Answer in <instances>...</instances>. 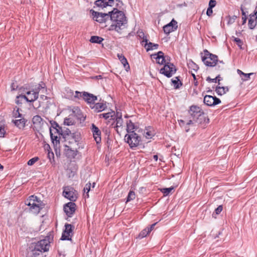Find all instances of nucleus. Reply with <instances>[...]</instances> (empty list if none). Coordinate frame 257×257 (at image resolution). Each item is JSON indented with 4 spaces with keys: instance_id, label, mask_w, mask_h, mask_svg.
<instances>
[{
    "instance_id": "f257e3e1",
    "label": "nucleus",
    "mask_w": 257,
    "mask_h": 257,
    "mask_svg": "<svg viewBox=\"0 0 257 257\" xmlns=\"http://www.w3.org/2000/svg\"><path fill=\"white\" fill-rule=\"evenodd\" d=\"M109 18L112 22L109 30H114L120 33L121 30L125 28L127 21L122 11L118 10L117 8H114L112 11L109 12Z\"/></svg>"
},
{
    "instance_id": "f03ea898",
    "label": "nucleus",
    "mask_w": 257,
    "mask_h": 257,
    "mask_svg": "<svg viewBox=\"0 0 257 257\" xmlns=\"http://www.w3.org/2000/svg\"><path fill=\"white\" fill-rule=\"evenodd\" d=\"M204 55H202L201 59L204 64L209 67L216 66L218 70L223 69L224 63L222 61H218V56L210 53L208 50H204Z\"/></svg>"
},
{
    "instance_id": "7ed1b4c3",
    "label": "nucleus",
    "mask_w": 257,
    "mask_h": 257,
    "mask_svg": "<svg viewBox=\"0 0 257 257\" xmlns=\"http://www.w3.org/2000/svg\"><path fill=\"white\" fill-rule=\"evenodd\" d=\"M124 141L131 149H134L141 145V137L135 132H132L125 135Z\"/></svg>"
},
{
    "instance_id": "20e7f679",
    "label": "nucleus",
    "mask_w": 257,
    "mask_h": 257,
    "mask_svg": "<svg viewBox=\"0 0 257 257\" xmlns=\"http://www.w3.org/2000/svg\"><path fill=\"white\" fill-rule=\"evenodd\" d=\"M189 113L192 119L189 120L188 124L192 123L193 121L201 123L199 119H202L204 117V112L200 107L196 105L190 106Z\"/></svg>"
},
{
    "instance_id": "39448f33",
    "label": "nucleus",
    "mask_w": 257,
    "mask_h": 257,
    "mask_svg": "<svg viewBox=\"0 0 257 257\" xmlns=\"http://www.w3.org/2000/svg\"><path fill=\"white\" fill-rule=\"evenodd\" d=\"M53 237L51 235H47L44 238L38 241L35 245L36 249L43 252L48 251L50 246V243L53 241Z\"/></svg>"
},
{
    "instance_id": "423d86ee",
    "label": "nucleus",
    "mask_w": 257,
    "mask_h": 257,
    "mask_svg": "<svg viewBox=\"0 0 257 257\" xmlns=\"http://www.w3.org/2000/svg\"><path fill=\"white\" fill-rule=\"evenodd\" d=\"M164 66L160 70V73L164 74L166 77L170 78L174 75L176 72L175 66L171 63L167 62L164 64Z\"/></svg>"
},
{
    "instance_id": "0eeeda50",
    "label": "nucleus",
    "mask_w": 257,
    "mask_h": 257,
    "mask_svg": "<svg viewBox=\"0 0 257 257\" xmlns=\"http://www.w3.org/2000/svg\"><path fill=\"white\" fill-rule=\"evenodd\" d=\"M90 12L93 16V19L98 23H105L109 19V12L107 14L99 13L92 10L90 11Z\"/></svg>"
},
{
    "instance_id": "6e6552de",
    "label": "nucleus",
    "mask_w": 257,
    "mask_h": 257,
    "mask_svg": "<svg viewBox=\"0 0 257 257\" xmlns=\"http://www.w3.org/2000/svg\"><path fill=\"white\" fill-rule=\"evenodd\" d=\"M65 227V230L62 233L61 239L62 240H71L74 226L70 224L66 223Z\"/></svg>"
},
{
    "instance_id": "1a4fd4ad",
    "label": "nucleus",
    "mask_w": 257,
    "mask_h": 257,
    "mask_svg": "<svg viewBox=\"0 0 257 257\" xmlns=\"http://www.w3.org/2000/svg\"><path fill=\"white\" fill-rule=\"evenodd\" d=\"M63 196L71 201H75L77 198V191L70 187H65L63 192Z\"/></svg>"
},
{
    "instance_id": "9d476101",
    "label": "nucleus",
    "mask_w": 257,
    "mask_h": 257,
    "mask_svg": "<svg viewBox=\"0 0 257 257\" xmlns=\"http://www.w3.org/2000/svg\"><path fill=\"white\" fill-rule=\"evenodd\" d=\"M33 128L37 131L42 129V127L46 122L39 115L33 116L32 118Z\"/></svg>"
},
{
    "instance_id": "9b49d317",
    "label": "nucleus",
    "mask_w": 257,
    "mask_h": 257,
    "mask_svg": "<svg viewBox=\"0 0 257 257\" xmlns=\"http://www.w3.org/2000/svg\"><path fill=\"white\" fill-rule=\"evenodd\" d=\"M177 22L173 19L169 23L163 27V31L166 34L168 35L170 33L177 30Z\"/></svg>"
},
{
    "instance_id": "f8f14e48",
    "label": "nucleus",
    "mask_w": 257,
    "mask_h": 257,
    "mask_svg": "<svg viewBox=\"0 0 257 257\" xmlns=\"http://www.w3.org/2000/svg\"><path fill=\"white\" fill-rule=\"evenodd\" d=\"M63 209L67 216L71 217L76 210V204L73 202H69L64 205Z\"/></svg>"
},
{
    "instance_id": "ddd939ff",
    "label": "nucleus",
    "mask_w": 257,
    "mask_h": 257,
    "mask_svg": "<svg viewBox=\"0 0 257 257\" xmlns=\"http://www.w3.org/2000/svg\"><path fill=\"white\" fill-rule=\"evenodd\" d=\"M82 98L88 104H89L90 107H92V105L94 104L95 101L97 99L96 96L87 92L82 93Z\"/></svg>"
},
{
    "instance_id": "4468645a",
    "label": "nucleus",
    "mask_w": 257,
    "mask_h": 257,
    "mask_svg": "<svg viewBox=\"0 0 257 257\" xmlns=\"http://www.w3.org/2000/svg\"><path fill=\"white\" fill-rule=\"evenodd\" d=\"M64 152L66 156L69 158H74L77 154L76 149H72L70 146L65 145Z\"/></svg>"
},
{
    "instance_id": "2eb2a0df",
    "label": "nucleus",
    "mask_w": 257,
    "mask_h": 257,
    "mask_svg": "<svg viewBox=\"0 0 257 257\" xmlns=\"http://www.w3.org/2000/svg\"><path fill=\"white\" fill-rule=\"evenodd\" d=\"M92 132L94 139L97 144L101 142V132L99 128L96 126L94 124H92Z\"/></svg>"
},
{
    "instance_id": "dca6fc26",
    "label": "nucleus",
    "mask_w": 257,
    "mask_h": 257,
    "mask_svg": "<svg viewBox=\"0 0 257 257\" xmlns=\"http://www.w3.org/2000/svg\"><path fill=\"white\" fill-rule=\"evenodd\" d=\"M66 141H69V143H75L77 145V143L79 141L80 135L78 133H71L68 136L65 137Z\"/></svg>"
},
{
    "instance_id": "f3484780",
    "label": "nucleus",
    "mask_w": 257,
    "mask_h": 257,
    "mask_svg": "<svg viewBox=\"0 0 257 257\" xmlns=\"http://www.w3.org/2000/svg\"><path fill=\"white\" fill-rule=\"evenodd\" d=\"M114 3V0H97L95 4L99 7L105 8L107 6H111Z\"/></svg>"
},
{
    "instance_id": "a211bd4d",
    "label": "nucleus",
    "mask_w": 257,
    "mask_h": 257,
    "mask_svg": "<svg viewBox=\"0 0 257 257\" xmlns=\"http://www.w3.org/2000/svg\"><path fill=\"white\" fill-rule=\"evenodd\" d=\"M152 56L156 60L157 63L162 65L165 63V59L162 51H159L157 54L152 55Z\"/></svg>"
},
{
    "instance_id": "6ab92c4d",
    "label": "nucleus",
    "mask_w": 257,
    "mask_h": 257,
    "mask_svg": "<svg viewBox=\"0 0 257 257\" xmlns=\"http://www.w3.org/2000/svg\"><path fill=\"white\" fill-rule=\"evenodd\" d=\"M42 203L41 201L38 199L37 196H35L34 195H31L29 197V199L26 201L25 204L29 206H32L33 205H35L37 203Z\"/></svg>"
},
{
    "instance_id": "aec40b11",
    "label": "nucleus",
    "mask_w": 257,
    "mask_h": 257,
    "mask_svg": "<svg viewBox=\"0 0 257 257\" xmlns=\"http://www.w3.org/2000/svg\"><path fill=\"white\" fill-rule=\"evenodd\" d=\"M117 57L126 71L130 69V65L126 58L121 54H118Z\"/></svg>"
},
{
    "instance_id": "412c9836",
    "label": "nucleus",
    "mask_w": 257,
    "mask_h": 257,
    "mask_svg": "<svg viewBox=\"0 0 257 257\" xmlns=\"http://www.w3.org/2000/svg\"><path fill=\"white\" fill-rule=\"evenodd\" d=\"M20 118L19 119L13 120V122L17 127L22 129L25 127L27 120L22 117Z\"/></svg>"
},
{
    "instance_id": "4be33fe9",
    "label": "nucleus",
    "mask_w": 257,
    "mask_h": 257,
    "mask_svg": "<svg viewBox=\"0 0 257 257\" xmlns=\"http://www.w3.org/2000/svg\"><path fill=\"white\" fill-rule=\"evenodd\" d=\"M30 211L34 214H38L42 209V203L29 206Z\"/></svg>"
},
{
    "instance_id": "5701e85b",
    "label": "nucleus",
    "mask_w": 257,
    "mask_h": 257,
    "mask_svg": "<svg viewBox=\"0 0 257 257\" xmlns=\"http://www.w3.org/2000/svg\"><path fill=\"white\" fill-rule=\"evenodd\" d=\"M42 252H43L36 249V247L34 246V249L28 253V257H42L41 256Z\"/></svg>"
},
{
    "instance_id": "b1692460",
    "label": "nucleus",
    "mask_w": 257,
    "mask_h": 257,
    "mask_svg": "<svg viewBox=\"0 0 257 257\" xmlns=\"http://www.w3.org/2000/svg\"><path fill=\"white\" fill-rule=\"evenodd\" d=\"M45 88H46L45 83L44 82L41 81L37 85H36L35 88L33 89V95H34V94L37 93L38 98L39 92L41 91V89H45Z\"/></svg>"
},
{
    "instance_id": "393cba45",
    "label": "nucleus",
    "mask_w": 257,
    "mask_h": 257,
    "mask_svg": "<svg viewBox=\"0 0 257 257\" xmlns=\"http://www.w3.org/2000/svg\"><path fill=\"white\" fill-rule=\"evenodd\" d=\"M93 106L91 107L92 108L94 109L95 111L97 112L102 111L106 108L105 104L103 103H96L93 105Z\"/></svg>"
},
{
    "instance_id": "a878e982",
    "label": "nucleus",
    "mask_w": 257,
    "mask_h": 257,
    "mask_svg": "<svg viewBox=\"0 0 257 257\" xmlns=\"http://www.w3.org/2000/svg\"><path fill=\"white\" fill-rule=\"evenodd\" d=\"M19 98H21V99L23 100H26V101L32 102H34L35 100H36L38 99V95L37 93L34 94V95H33V98H29L28 96H27L25 95H19Z\"/></svg>"
},
{
    "instance_id": "bb28decb",
    "label": "nucleus",
    "mask_w": 257,
    "mask_h": 257,
    "mask_svg": "<svg viewBox=\"0 0 257 257\" xmlns=\"http://www.w3.org/2000/svg\"><path fill=\"white\" fill-rule=\"evenodd\" d=\"M228 90L229 89L227 87L217 86L216 87L215 91L218 95H222L224 94L226 92H227Z\"/></svg>"
},
{
    "instance_id": "cd10ccee",
    "label": "nucleus",
    "mask_w": 257,
    "mask_h": 257,
    "mask_svg": "<svg viewBox=\"0 0 257 257\" xmlns=\"http://www.w3.org/2000/svg\"><path fill=\"white\" fill-rule=\"evenodd\" d=\"M134 130H137V126L131 120H127L126 122V131L127 134L130 132H135Z\"/></svg>"
},
{
    "instance_id": "c85d7f7f",
    "label": "nucleus",
    "mask_w": 257,
    "mask_h": 257,
    "mask_svg": "<svg viewBox=\"0 0 257 257\" xmlns=\"http://www.w3.org/2000/svg\"><path fill=\"white\" fill-rule=\"evenodd\" d=\"M213 96L211 95H206L204 97V103L207 106H213L212 104L213 101Z\"/></svg>"
},
{
    "instance_id": "c756f323",
    "label": "nucleus",
    "mask_w": 257,
    "mask_h": 257,
    "mask_svg": "<svg viewBox=\"0 0 257 257\" xmlns=\"http://www.w3.org/2000/svg\"><path fill=\"white\" fill-rule=\"evenodd\" d=\"M114 111H111L107 113H104L99 114V117H103L105 119H114L113 117H114Z\"/></svg>"
},
{
    "instance_id": "7c9ffc66",
    "label": "nucleus",
    "mask_w": 257,
    "mask_h": 257,
    "mask_svg": "<svg viewBox=\"0 0 257 257\" xmlns=\"http://www.w3.org/2000/svg\"><path fill=\"white\" fill-rule=\"evenodd\" d=\"M144 47L146 48L147 51L157 49L159 47V45L154 44L152 42H149V44H145Z\"/></svg>"
},
{
    "instance_id": "2f4dec72",
    "label": "nucleus",
    "mask_w": 257,
    "mask_h": 257,
    "mask_svg": "<svg viewBox=\"0 0 257 257\" xmlns=\"http://www.w3.org/2000/svg\"><path fill=\"white\" fill-rule=\"evenodd\" d=\"M115 130L117 132V133H119L118 128L122 126L123 124V119L121 117V115H120V116H118L115 119Z\"/></svg>"
},
{
    "instance_id": "473e14b6",
    "label": "nucleus",
    "mask_w": 257,
    "mask_h": 257,
    "mask_svg": "<svg viewBox=\"0 0 257 257\" xmlns=\"http://www.w3.org/2000/svg\"><path fill=\"white\" fill-rule=\"evenodd\" d=\"M248 25L250 29H253L256 26V20L254 19L253 15H249Z\"/></svg>"
},
{
    "instance_id": "72a5a7b5",
    "label": "nucleus",
    "mask_w": 257,
    "mask_h": 257,
    "mask_svg": "<svg viewBox=\"0 0 257 257\" xmlns=\"http://www.w3.org/2000/svg\"><path fill=\"white\" fill-rule=\"evenodd\" d=\"M171 81L175 89L179 88L182 85V82L180 81L178 77H175L174 79H172Z\"/></svg>"
},
{
    "instance_id": "f704fd0d",
    "label": "nucleus",
    "mask_w": 257,
    "mask_h": 257,
    "mask_svg": "<svg viewBox=\"0 0 257 257\" xmlns=\"http://www.w3.org/2000/svg\"><path fill=\"white\" fill-rule=\"evenodd\" d=\"M103 40V39L100 37L97 36H92L90 39V42L92 43H97V44H100L102 41Z\"/></svg>"
},
{
    "instance_id": "c9c22d12",
    "label": "nucleus",
    "mask_w": 257,
    "mask_h": 257,
    "mask_svg": "<svg viewBox=\"0 0 257 257\" xmlns=\"http://www.w3.org/2000/svg\"><path fill=\"white\" fill-rule=\"evenodd\" d=\"M221 80L222 78L220 77V75L217 76L215 78H211L210 77H207L206 78V81H208V82L216 83L217 82L218 85H220V81H221Z\"/></svg>"
},
{
    "instance_id": "e433bc0d",
    "label": "nucleus",
    "mask_w": 257,
    "mask_h": 257,
    "mask_svg": "<svg viewBox=\"0 0 257 257\" xmlns=\"http://www.w3.org/2000/svg\"><path fill=\"white\" fill-rule=\"evenodd\" d=\"M188 66L189 69H192L194 71H197L199 69L198 65L192 60H190L188 62Z\"/></svg>"
},
{
    "instance_id": "4c0bfd02",
    "label": "nucleus",
    "mask_w": 257,
    "mask_h": 257,
    "mask_svg": "<svg viewBox=\"0 0 257 257\" xmlns=\"http://www.w3.org/2000/svg\"><path fill=\"white\" fill-rule=\"evenodd\" d=\"M174 189L173 187H171L170 188H162L160 189V190L164 194V196H167L173 190H174Z\"/></svg>"
},
{
    "instance_id": "58836bf2",
    "label": "nucleus",
    "mask_w": 257,
    "mask_h": 257,
    "mask_svg": "<svg viewBox=\"0 0 257 257\" xmlns=\"http://www.w3.org/2000/svg\"><path fill=\"white\" fill-rule=\"evenodd\" d=\"M150 129H151V128L150 127L149 129L147 128L146 132H144V136L147 139H151L154 135V133L151 130H150Z\"/></svg>"
},
{
    "instance_id": "ea45409f",
    "label": "nucleus",
    "mask_w": 257,
    "mask_h": 257,
    "mask_svg": "<svg viewBox=\"0 0 257 257\" xmlns=\"http://www.w3.org/2000/svg\"><path fill=\"white\" fill-rule=\"evenodd\" d=\"M136 197V194L134 191H130L126 198V202L131 201L135 199Z\"/></svg>"
},
{
    "instance_id": "a19ab883",
    "label": "nucleus",
    "mask_w": 257,
    "mask_h": 257,
    "mask_svg": "<svg viewBox=\"0 0 257 257\" xmlns=\"http://www.w3.org/2000/svg\"><path fill=\"white\" fill-rule=\"evenodd\" d=\"M149 230L147 228L143 230L139 234V237L141 238L146 237L148 234L150 233Z\"/></svg>"
},
{
    "instance_id": "79ce46f5",
    "label": "nucleus",
    "mask_w": 257,
    "mask_h": 257,
    "mask_svg": "<svg viewBox=\"0 0 257 257\" xmlns=\"http://www.w3.org/2000/svg\"><path fill=\"white\" fill-rule=\"evenodd\" d=\"M91 187V183H88L86 184L84 188V192H86V195L85 197H87V198L89 197L88 192H89L90 190Z\"/></svg>"
},
{
    "instance_id": "37998d69",
    "label": "nucleus",
    "mask_w": 257,
    "mask_h": 257,
    "mask_svg": "<svg viewBox=\"0 0 257 257\" xmlns=\"http://www.w3.org/2000/svg\"><path fill=\"white\" fill-rule=\"evenodd\" d=\"M64 124L66 125H71L74 124V121L71 118H66L64 120Z\"/></svg>"
},
{
    "instance_id": "c03bdc74",
    "label": "nucleus",
    "mask_w": 257,
    "mask_h": 257,
    "mask_svg": "<svg viewBox=\"0 0 257 257\" xmlns=\"http://www.w3.org/2000/svg\"><path fill=\"white\" fill-rule=\"evenodd\" d=\"M39 158L38 157H34L30 160H29L27 163L28 165L29 166H32L34 165L37 161L39 160Z\"/></svg>"
},
{
    "instance_id": "a18cd8bd",
    "label": "nucleus",
    "mask_w": 257,
    "mask_h": 257,
    "mask_svg": "<svg viewBox=\"0 0 257 257\" xmlns=\"http://www.w3.org/2000/svg\"><path fill=\"white\" fill-rule=\"evenodd\" d=\"M253 73H244V75L241 77L243 81H247L250 79V76L253 75Z\"/></svg>"
},
{
    "instance_id": "49530a36",
    "label": "nucleus",
    "mask_w": 257,
    "mask_h": 257,
    "mask_svg": "<svg viewBox=\"0 0 257 257\" xmlns=\"http://www.w3.org/2000/svg\"><path fill=\"white\" fill-rule=\"evenodd\" d=\"M6 134L5 126L4 125L0 124V138H3Z\"/></svg>"
},
{
    "instance_id": "de8ad7c7",
    "label": "nucleus",
    "mask_w": 257,
    "mask_h": 257,
    "mask_svg": "<svg viewBox=\"0 0 257 257\" xmlns=\"http://www.w3.org/2000/svg\"><path fill=\"white\" fill-rule=\"evenodd\" d=\"M234 41L236 43L238 46L240 48V49H242V46L243 45L242 41L238 38H234Z\"/></svg>"
},
{
    "instance_id": "09e8293b",
    "label": "nucleus",
    "mask_w": 257,
    "mask_h": 257,
    "mask_svg": "<svg viewBox=\"0 0 257 257\" xmlns=\"http://www.w3.org/2000/svg\"><path fill=\"white\" fill-rule=\"evenodd\" d=\"M47 156H48V158L50 160V162L52 161V160H54V153H53V152L50 151L48 150Z\"/></svg>"
},
{
    "instance_id": "8fccbe9b",
    "label": "nucleus",
    "mask_w": 257,
    "mask_h": 257,
    "mask_svg": "<svg viewBox=\"0 0 257 257\" xmlns=\"http://www.w3.org/2000/svg\"><path fill=\"white\" fill-rule=\"evenodd\" d=\"M13 115L15 118L22 117V114L20 113L19 112V108H17V109L16 110V111H14Z\"/></svg>"
},
{
    "instance_id": "3c124183",
    "label": "nucleus",
    "mask_w": 257,
    "mask_h": 257,
    "mask_svg": "<svg viewBox=\"0 0 257 257\" xmlns=\"http://www.w3.org/2000/svg\"><path fill=\"white\" fill-rule=\"evenodd\" d=\"M213 101L212 103V104H213V106L218 104L221 102L219 98H217L216 97L213 96Z\"/></svg>"
},
{
    "instance_id": "603ef678",
    "label": "nucleus",
    "mask_w": 257,
    "mask_h": 257,
    "mask_svg": "<svg viewBox=\"0 0 257 257\" xmlns=\"http://www.w3.org/2000/svg\"><path fill=\"white\" fill-rule=\"evenodd\" d=\"M216 4V1L210 0L209 2V8H211V9H213L214 7H215Z\"/></svg>"
},
{
    "instance_id": "864d4df0",
    "label": "nucleus",
    "mask_w": 257,
    "mask_h": 257,
    "mask_svg": "<svg viewBox=\"0 0 257 257\" xmlns=\"http://www.w3.org/2000/svg\"><path fill=\"white\" fill-rule=\"evenodd\" d=\"M62 133L64 134L65 138V137L68 136V135H70L71 132L69 129L66 128L63 132H62Z\"/></svg>"
},
{
    "instance_id": "5fc2aeb1",
    "label": "nucleus",
    "mask_w": 257,
    "mask_h": 257,
    "mask_svg": "<svg viewBox=\"0 0 257 257\" xmlns=\"http://www.w3.org/2000/svg\"><path fill=\"white\" fill-rule=\"evenodd\" d=\"M74 97L79 99L82 97V93L79 91H76L75 92Z\"/></svg>"
},
{
    "instance_id": "6e6d98bb",
    "label": "nucleus",
    "mask_w": 257,
    "mask_h": 257,
    "mask_svg": "<svg viewBox=\"0 0 257 257\" xmlns=\"http://www.w3.org/2000/svg\"><path fill=\"white\" fill-rule=\"evenodd\" d=\"M50 135H51V139L53 141V142L54 141H55L56 142H59V138L57 136H53L51 131H50Z\"/></svg>"
},
{
    "instance_id": "4d7b16f0",
    "label": "nucleus",
    "mask_w": 257,
    "mask_h": 257,
    "mask_svg": "<svg viewBox=\"0 0 257 257\" xmlns=\"http://www.w3.org/2000/svg\"><path fill=\"white\" fill-rule=\"evenodd\" d=\"M223 207L222 205H219L215 210V212L216 214H219L222 210Z\"/></svg>"
},
{
    "instance_id": "13d9d810",
    "label": "nucleus",
    "mask_w": 257,
    "mask_h": 257,
    "mask_svg": "<svg viewBox=\"0 0 257 257\" xmlns=\"http://www.w3.org/2000/svg\"><path fill=\"white\" fill-rule=\"evenodd\" d=\"M116 1L117 2L116 5V7L119 9H121L123 6V3L120 0H116Z\"/></svg>"
},
{
    "instance_id": "bf43d9fd",
    "label": "nucleus",
    "mask_w": 257,
    "mask_h": 257,
    "mask_svg": "<svg viewBox=\"0 0 257 257\" xmlns=\"http://www.w3.org/2000/svg\"><path fill=\"white\" fill-rule=\"evenodd\" d=\"M212 13H213L212 9L208 7L207 10L206 15L208 16H211L212 15Z\"/></svg>"
},
{
    "instance_id": "052dcab7",
    "label": "nucleus",
    "mask_w": 257,
    "mask_h": 257,
    "mask_svg": "<svg viewBox=\"0 0 257 257\" xmlns=\"http://www.w3.org/2000/svg\"><path fill=\"white\" fill-rule=\"evenodd\" d=\"M22 101L23 99H21V98H19V96H17L16 99V103L17 104H22Z\"/></svg>"
},
{
    "instance_id": "680f3d73",
    "label": "nucleus",
    "mask_w": 257,
    "mask_h": 257,
    "mask_svg": "<svg viewBox=\"0 0 257 257\" xmlns=\"http://www.w3.org/2000/svg\"><path fill=\"white\" fill-rule=\"evenodd\" d=\"M141 43H142V45H144V46L145 44H149V43L148 42V39H147V36H146L145 37L143 38V41L141 42Z\"/></svg>"
},
{
    "instance_id": "e2e57ef3",
    "label": "nucleus",
    "mask_w": 257,
    "mask_h": 257,
    "mask_svg": "<svg viewBox=\"0 0 257 257\" xmlns=\"http://www.w3.org/2000/svg\"><path fill=\"white\" fill-rule=\"evenodd\" d=\"M156 224H157V222L152 224L149 227H147V228L148 229V230H149L150 232H151V231L153 229L154 227L156 225Z\"/></svg>"
},
{
    "instance_id": "0e129e2a",
    "label": "nucleus",
    "mask_w": 257,
    "mask_h": 257,
    "mask_svg": "<svg viewBox=\"0 0 257 257\" xmlns=\"http://www.w3.org/2000/svg\"><path fill=\"white\" fill-rule=\"evenodd\" d=\"M138 36L140 38H141L142 39H143V38H144V37H145L146 36L145 35V34L144 33V32H139Z\"/></svg>"
},
{
    "instance_id": "69168bd1",
    "label": "nucleus",
    "mask_w": 257,
    "mask_h": 257,
    "mask_svg": "<svg viewBox=\"0 0 257 257\" xmlns=\"http://www.w3.org/2000/svg\"><path fill=\"white\" fill-rule=\"evenodd\" d=\"M237 72L238 74H239L240 76L241 77H242L244 74V73L242 71H241L239 69L237 70Z\"/></svg>"
},
{
    "instance_id": "338daca9",
    "label": "nucleus",
    "mask_w": 257,
    "mask_h": 257,
    "mask_svg": "<svg viewBox=\"0 0 257 257\" xmlns=\"http://www.w3.org/2000/svg\"><path fill=\"white\" fill-rule=\"evenodd\" d=\"M247 20V17L246 16H243L242 17V25L244 24L246 22Z\"/></svg>"
},
{
    "instance_id": "774afa93",
    "label": "nucleus",
    "mask_w": 257,
    "mask_h": 257,
    "mask_svg": "<svg viewBox=\"0 0 257 257\" xmlns=\"http://www.w3.org/2000/svg\"><path fill=\"white\" fill-rule=\"evenodd\" d=\"M249 15H253L254 19L257 21V11L253 13V14H251Z\"/></svg>"
}]
</instances>
